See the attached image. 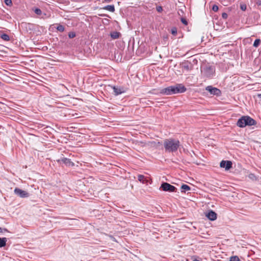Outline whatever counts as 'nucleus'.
I'll return each instance as SVG.
<instances>
[{
    "instance_id": "34",
    "label": "nucleus",
    "mask_w": 261,
    "mask_h": 261,
    "mask_svg": "<svg viewBox=\"0 0 261 261\" xmlns=\"http://www.w3.org/2000/svg\"><path fill=\"white\" fill-rule=\"evenodd\" d=\"M104 1L107 3H110L112 1V0H104Z\"/></svg>"
},
{
    "instance_id": "14",
    "label": "nucleus",
    "mask_w": 261,
    "mask_h": 261,
    "mask_svg": "<svg viewBox=\"0 0 261 261\" xmlns=\"http://www.w3.org/2000/svg\"><path fill=\"white\" fill-rule=\"evenodd\" d=\"M120 33L117 31H114L113 32H111L110 34L111 37L113 39H116L119 38L120 36Z\"/></svg>"
},
{
    "instance_id": "39",
    "label": "nucleus",
    "mask_w": 261,
    "mask_h": 261,
    "mask_svg": "<svg viewBox=\"0 0 261 261\" xmlns=\"http://www.w3.org/2000/svg\"><path fill=\"white\" fill-rule=\"evenodd\" d=\"M4 230L5 231H8L7 229H6V228H5Z\"/></svg>"
},
{
    "instance_id": "25",
    "label": "nucleus",
    "mask_w": 261,
    "mask_h": 261,
    "mask_svg": "<svg viewBox=\"0 0 261 261\" xmlns=\"http://www.w3.org/2000/svg\"><path fill=\"white\" fill-rule=\"evenodd\" d=\"M240 8L242 11H245L247 9V6L245 4H241Z\"/></svg>"
},
{
    "instance_id": "38",
    "label": "nucleus",
    "mask_w": 261,
    "mask_h": 261,
    "mask_svg": "<svg viewBox=\"0 0 261 261\" xmlns=\"http://www.w3.org/2000/svg\"><path fill=\"white\" fill-rule=\"evenodd\" d=\"M101 16H107V15H105V14H103V15H100Z\"/></svg>"
},
{
    "instance_id": "12",
    "label": "nucleus",
    "mask_w": 261,
    "mask_h": 261,
    "mask_svg": "<svg viewBox=\"0 0 261 261\" xmlns=\"http://www.w3.org/2000/svg\"><path fill=\"white\" fill-rule=\"evenodd\" d=\"M112 88L113 90V93L115 96H118L124 92L123 88L122 87L113 86Z\"/></svg>"
},
{
    "instance_id": "21",
    "label": "nucleus",
    "mask_w": 261,
    "mask_h": 261,
    "mask_svg": "<svg viewBox=\"0 0 261 261\" xmlns=\"http://www.w3.org/2000/svg\"><path fill=\"white\" fill-rule=\"evenodd\" d=\"M248 177L252 180H256V176L253 173H250L249 175H248Z\"/></svg>"
},
{
    "instance_id": "13",
    "label": "nucleus",
    "mask_w": 261,
    "mask_h": 261,
    "mask_svg": "<svg viewBox=\"0 0 261 261\" xmlns=\"http://www.w3.org/2000/svg\"><path fill=\"white\" fill-rule=\"evenodd\" d=\"M191 190V188L190 186L186 184H182L181 186V192L183 193H186V192H188Z\"/></svg>"
},
{
    "instance_id": "33",
    "label": "nucleus",
    "mask_w": 261,
    "mask_h": 261,
    "mask_svg": "<svg viewBox=\"0 0 261 261\" xmlns=\"http://www.w3.org/2000/svg\"><path fill=\"white\" fill-rule=\"evenodd\" d=\"M256 5H257L258 6L261 5V1H258L256 2Z\"/></svg>"
},
{
    "instance_id": "31",
    "label": "nucleus",
    "mask_w": 261,
    "mask_h": 261,
    "mask_svg": "<svg viewBox=\"0 0 261 261\" xmlns=\"http://www.w3.org/2000/svg\"><path fill=\"white\" fill-rule=\"evenodd\" d=\"M222 17L223 19H226L228 17V15L226 13L224 12L222 14Z\"/></svg>"
},
{
    "instance_id": "36",
    "label": "nucleus",
    "mask_w": 261,
    "mask_h": 261,
    "mask_svg": "<svg viewBox=\"0 0 261 261\" xmlns=\"http://www.w3.org/2000/svg\"><path fill=\"white\" fill-rule=\"evenodd\" d=\"M3 230V229L2 227H0V232H2Z\"/></svg>"
},
{
    "instance_id": "27",
    "label": "nucleus",
    "mask_w": 261,
    "mask_h": 261,
    "mask_svg": "<svg viewBox=\"0 0 261 261\" xmlns=\"http://www.w3.org/2000/svg\"><path fill=\"white\" fill-rule=\"evenodd\" d=\"M171 34L174 36H176L177 34V29L176 28L174 27L171 29Z\"/></svg>"
},
{
    "instance_id": "26",
    "label": "nucleus",
    "mask_w": 261,
    "mask_h": 261,
    "mask_svg": "<svg viewBox=\"0 0 261 261\" xmlns=\"http://www.w3.org/2000/svg\"><path fill=\"white\" fill-rule=\"evenodd\" d=\"M34 12L37 15H41L42 14V11L39 8H36Z\"/></svg>"
},
{
    "instance_id": "10",
    "label": "nucleus",
    "mask_w": 261,
    "mask_h": 261,
    "mask_svg": "<svg viewBox=\"0 0 261 261\" xmlns=\"http://www.w3.org/2000/svg\"><path fill=\"white\" fill-rule=\"evenodd\" d=\"M232 162L230 161H222L220 162V166L221 168H224L226 170H228L232 168Z\"/></svg>"
},
{
    "instance_id": "41",
    "label": "nucleus",
    "mask_w": 261,
    "mask_h": 261,
    "mask_svg": "<svg viewBox=\"0 0 261 261\" xmlns=\"http://www.w3.org/2000/svg\"><path fill=\"white\" fill-rule=\"evenodd\" d=\"M2 84V82L0 81V86Z\"/></svg>"
},
{
    "instance_id": "7",
    "label": "nucleus",
    "mask_w": 261,
    "mask_h": 261,
    "mask_svg": "<svg viewBox=\"0 0 261 261\" xmlns=\"http://www.w3.org/2000/svg\"><path fill=\"white\" fill-rule=\"evenodd\" d=\"M174 94L182 93L185 92L187 89L182 84H178L173 86Z\"/></svg>"
},
{
    "instance_id": "20",
    "label": "nucleus",
    "mask_w": 261,
    "mask_h": 261,
    "mask_svg": "<svg viewBox=\"0 0 261 261\" xmlns=\"http://www.w3.org/2000/svg\"><path fill=\"white\" fill-rule=\"evenodd\" d=\"M57 30L58 31H59V32H64V30H65V28L62 25V24H59L57 27Z\"/></svg>"
},
{
    "instance_id": "19",
    "label": "nucleus",
    "mask_w": 261,
    "mask_h": 261,
    "mask_svg": "<svg viewBox=\"0 0 261 261\" xmlns=\"http://www.w3.org/2000/svg\"><path fill=\"white\" fill-rule=\"evenodd\" d=\"M260 40L259 39H256L255 40V41H254V43H253V46L255 47H257L260 44Z\"/></svg>"
},
{
    "instance_id": "29",
    "label": "nucleus",
    "mask_w": 261,
    "mask_h": 261,
    "mask_svg": "<svg viewBox=\"0 0 261 261\" xmlns=\"http://www.w3.org/2000/svg\"><path fill=\"white\" fill-rule=\"evenodd\" d=\"M212 10L214 12H217L218 11V10H219V7H218V6L217 5H214L212 7Z\"/></svg>"
},
{
    "instance_id": "17",
    "label": "nucleus",
    "mask_w": 261,
    "mask_h": 261,
    "mask_svg": "<svg viewBox=\"0 0 261 261\" xmlns=\"http://www.w3.org/2000/svg\"><path fill=\"white\" fill-rule=\"evenodd\" d=\"M103 9L112 12H114L115 11V7L113 5H107L103 8Z\"/></svg>"
},
{
    "instance_id": "3",
    "label": "nucleus",
    "mask_w": 261,
    "mask_h": 261,
    "mask_svg": "<svg viewBox=\"0 0 261 261\" xmlns=\"http://www.w3.org/2000/svg\"><path fill=\"white\" fill-rule=\"evenodd\" d=\"M215 67L213 65H206L201 68L202 75L209 79H212L215 75Z\"/></svg>"
},
{
    "instance_id": "2",
    "label": "nucleus",
    "mask_w": 261,
    "mask_h": 261,
    "mask_svg": "<svg viewBox=\"0 0 261 261\" xmlns=\"http://www.w3.org/2000/svg\"><path fill=\"white\" fill-rule=\"evenodd\" d=\"M256 124V121L249 116H243L238 119L237 125L240 127H244L246 126L254 125Z\"/></svg>"
},
{
    "instance_id": "35",
    "label": "nucleus",
    "mask_w": 261,
    "mask_h": 261,
    "mask_svg": "<svg viewBox=\"0 0 261 261\" xmlns=\"http://www.w3.org/2000/svg\"><path fill=\"white\" fill-rule=\"evenodd\" d=\"M184 68L187 69H189V66H188V65L187 66H185Z\"/></svg>"
},
{
    "instance_id": "37",
    "label": "nucleus",
    "mask_w": 261,
    "mask_h": 261,
    "mask_svg": "<svg viewBox=\"0 0 261 261\" xmlns=\"http://www.w3.org/2000/svg\"><path fill=\"white\" fill-rule=\"evenodd\" d=\"M258 97L259 98H261V94H259L258 95Z\"/></svg>"
},
{
    "instance_id": "6",
    "label": "nucleus",
    "mask_w": 261,
    "mask_h": 261,
    "mask_svg": "<svg viewBox=\"0 0 261 261\" xmlns=\"http://www.w3.org/2000/svg\"><path fill=\"white\" fill-rule=\"evenodd\" d=\"M57 162L60 165L64 164L68 167H73L74 166V163L72 162L70 159L65 157H61L60 159L57 160Z\"/></svg>"
},
{
    "instance_id": "1",
    "label": "nucleus",
    "mask_w": 261,
    "mask_h": 261,
    "mask_svg": "<svg viewBox=\"0 0 261 261\" xmlns=\"http://www.w3.org/2000/svg\"><path fill=\"white\" fill-rule=\"evenodd\" d=\"M180 145V142L177 139L169 138L164 141V148L166 152H167L173 153L176 152Z\"/></svg>"
},
{
    "instance_id": "22",
    "label": "nucleus",
    "mask_w": 261,
    "mask_h": 261,
    "mask_svg": "<svg viewBox=\"0 0 261 261\" xmlns=\"http://www.w3.org/2000/svg\"><path fill=\"white\" fill-rule=\"evenodd\" d=\"M229 261H240V259L237 256H233L230 258Z\"/></svg>"
},
{
    "instance_id": "30",
    "label": "nucleus",
    "mask_w": 261,
    "mask_h": 261,
    "mask_svg": "<svg viewBox=\"0 0 261 261\" xmlns=\"http://www.w3.org/2000/svg\"><path fill=\"white\" fill-rule=\"evenodd\" d=\"M156 10L158 12H162L163 11V8L162 6H157L156 7Z\"/></svg>"
},
{
    "instance_id": "24",
    "label": "nucleus",
    "mask_w": 261,
    "mask_h": 261,
    "mask_svg": "<svg viewBox=\"0 0 261 261\" xmlns=\"http://www.w3.org/2000/svg\"><path fill=\"white\" fill-rule=\"evenodd\" d=\"M4 2L5 4L8 6H11L12 5V0H5Z\"/></svg>"
},
{
    "instance_id": "32",
    "label": "nucleus",
    "mask_w": 261,
    "mask_h": 261,
    "mask_svg": "<svg viewBox=\"0 0 261 261\" xmlns=\"http://www.w3.org/2000/svg\"><path fill=\"white\" fill-rule=\"evenodd\" d=\"M153 143L155 144V145H156V147H158V146H159V145H162V143H161V142H156V143L155 142H154Z\"/></svg>"
},
{
    "instance_id": "15",
    "label": "nucleus",
    "mask_w": 261,
    "mask_h": 261,
    "mask_svg": "<svg viewBox=\"0 0 261 261\" xmlns=\"http://www.w3.org/2000/svg\"><path fill=\"white\" fill-rule=\"evenodd\" d=\"M0 38L6 41H8L10 40L9 36L5 33H0Z\"/></svg>"
},
{
    "instance_id": "16",
    "label": "nucleus",
    "mask_w": 261,
    "mask_h": 261,
    "mask_svg": "<svg viewBox=\"0 0 261 261\" xmlns=\"http://www.w3.org/2000/svg\"><path fill=\"white\" fill-rule=\"evenodd\" d=\"M138 180L143 184H145L147 182V180L146 179L145 177L142 174L138 175Z\"/></svg>"
},
{
    "instance_id": "28",
    "label": "nucleus",
    "mask_w": 261,
    "mask_h": 261,
    "mask_svg": "<svg viewBox=\"0 0 261 261\" xmlns=\"http://www.w3.org/2000/svg\"><path fill=\"white\" fill-rule=\"evenodd\" d=\"M181 21L184 24L186 25H187L188 23L187 20L184 17L181 18Z\"/></svg>"
},
{
    "instance_id": "23",
    "label": "nucleus",
    "mask_w": 261,
    "mask_h": 261,
    "mask_svg": "<svg viewBox=\"0 0 261 261\" xmlns=\"http://www.w3.org/2000/svg\"><path fill=\"white\" fill-rule=\"evenodd\" d=\"M76 36L75 32H70L68 33V37L69 38H73Z\"/></svg>"
},
{
    "instance_id": "8",
    "label": "nucleus",
    "mask_w": 261,
    "mask_h": 261,
    "mask_svg": "<svg viewBox=\"0 0 261 261\" xmlns=\"http://www.w3.org/2000/svg\"><path fill=\"white\" fill-rule=\"evenodd\" d=\"M161 93L166 95L175 94L173 86H169L161 90Z\"/></svg>"
},
{
    "instance_id": "4",
    "label": "nucleus",
    "mask_w": 261,
    "mask_h": 261,
    "mask_svg": "<svg viewBox=\"0 0 261 261\" xmlns=\"http://www.w3.org/2000/svg\"><path fill=\"white\" fill-rule=\"evenodd\" d=\"M160 189L163 191L169 192H175L176 188L175 187L169 184L168 182H164L161 184Z\"/></svg>"
},
{
    "instance_id": "9",
    "label": "nucleus",
    "mask_w": 261,
    "mask_h": 261,
    "mask_svg": "<svg viewBox=\"0 0 261 261\" xmlns=\"http://www.w3.org/2000/svg\"><path fill=\"white\" fill-rule=\"evenodd\" d=\"M206 90L208 91L211 94L218 96L221 93V91L217 88L208 86L206 87Z\"/></svg>"
},
{
    "instance_id": "18",
    "label": "nucleus",
    "mask_w": 261,
    "mask_h": 261,
    "mask_svg": "<svg viewBox=\"0 0 261 261\" xmlns=\"http://www.w3.org/2000/svg\"><path fill=\"white\" fill-rule=\"evenodd\" d=\"M7 241V239L6 238H0V248L6 246Z\"/></svg>"
},
{
    "instance_id": "40",
    "label": "nucleus",
    "mask_w": 261,
    "mask_h": 261,
    "mask_svg": "<svg viewBox=\"0 0 261 261\" xmlns=\"http://www.w3.org/2000/svg\"><path fill=\"white\" fill-rule=\"evenodd\" d=\"M193 261H199V260H197V259H194V260H193Z\"/></svg>"
},
{
    "instance_id": "11",
    "label": "nucleus",
    "mask_w": 261,
    "mask_h": 261,
    "mask_svg": "<svg viewBox=\"0 0 261 261\" xmlns=\"http://www.w3.org/2000/svg\"><path fill=\"white\" fill-rule=\"evenodd\" d=\"M206 217L211 221H214L217 219V215L213 210H209L206 214Z\"/></svg>"
},
{
    "instance_id": "5",
    "label": "nucleus",
    "mask_w": 261,
    "mask_h": 261,
    "mask_svg": "<svg viewBox=\"0 0 261 261\" xmlns=\"http://www.w3.org/2000/svg\"><path fill=\"white\" fill-rule=\"evenodd\" d=\"M14 193L16 195L20 198H28L30 196L29 193L18 188H15Z\"/></svg>"
}]
</instances>
